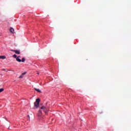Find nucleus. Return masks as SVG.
<instances>
[{
	"label": "nucleus",
	"mask_w": 131,
	"mask_h": 131,
	"mask_svg": "<svg viewBox=\"0 0 131 131\" xmlns=\"http://www.w3.org/2000/svg\"><path fill=\"white\" fill-rule=\"evenodd\" d=\"M40 109L43 112H45V114H47L48 111L50 110V106H49L48 103H47L45 105L41 107Z\"/></svg>",
	"instance_id": "obj_1"
},
{
	"label": "nucleus",
	"mask_w": 131,
	"mask_h": 131,
	"mask_svg": "<svg viewBox=\"0 0 131 131\" xmlns=\"http://www.w3.org/2000/svg\"><path fill=\"white\" fill-rule=\"evenodd\" d=\"M39 102H40V99L37 98L36 99V101L34 102V107L38 108L39 106Z\"/></svg>",
	"instance_id": "obj_2"
},
{
	"label": "nucleus",
	"mask_w": 131,
	"mask_h": 131,
	"mask_svg": "<svg viewBox=\"0 0 131 131\" xmlns=\"http://www.w3.org/2000/svg\"><path fill=\"white\" fill-rule=\"evenodd\" d=\"M12 52H14L15 53V54H17V55H20V50H11Z\"/></svg>",
	"instance_id": "obj_3"
},
{
	"label": "nucleus",
	"mask_w": 131,
	"mask_h": 131,
	"mask_svg": "<svg viewBox=\"0 0 131 131\" xmlns=\"http://www.w3.org/2000/svg\"><path fill=\"white\" fill-rule=\"evenodd\" d=\"M42 114V113H41V110H39L37 114L38 116H41Z\"/></svg>",
	"instance_id": "obj_4"
},
{
	"label": "nucleus",
	"mask_w": 131,
	"mask_h": 131,
	"mask_svg": "<svg viewBox=\"0 0 131 131\" xmlns=\"http://www.w3.org/2000/svg\"><path fill=\"white\" fill-rule=\"evenodd\" d=\"M10 31L11 33H13L14 31H15V30L13 28H11L10 29Z\"/></svg>",
	"instance_id": "obj_5"
},
{
	"label": "nucleus",
	"mask_w": 131,
	"mask_h": 131,
	"mask_svg": "<svg viewBox=\"0 0 131 131\" xmlns=\"http://www.w3.org/2000/svg\"><path fill=\"white\" fill-rule=\"evenodd\" d=\"M35 91H36L38 93H39L40 94L41 93V91L39 89H37L36 88H34Z\"/></svg>",
	"instance_id": "obj_6"
},
{
	"label": "nucleus",
	"mask_w": 131,
	"mask_h": 131,
	"mask_svg": "<svg viewBox=\"0 0 131 131\" xmlns=\"http://www.w3.org/2000/svg\"><path fill=\"white\" fill-rule=\"evenodd\" d=\"M0 59H2L3 60H4V59H6L5 56H0Z\"/></svg>",
	"instance_id": "obj_7"
},
{
	"label": "nucleus",
	"mask_w": 131,
	"mask_h": 131,
	"mask_svg": "<svg viewBox=\"0 0 131 131\" xmlns=\"http://www.w3.org/2000/svg\"><path fill=\"white\" fill-rule=\"evenodd\" d=\"M16 61H17V62H21V59L19 58V57H17L16 58Z\"/></svg>",
	"instance_id": "obj_8"
},
{
	"label": "nucleus",
	"mask_w": 131,
	"mask_h": 131,
	"mask_svg": "<svg viewBox=\"0 0 131 131\" xmlns=\"http://www.w3.org/2000/svg\"><path fill=\"white\" fill-rule=\"evenodd\" d=\"M21 62H25V58H23L21 60Z\"/></svg>",
	"instance_id": "obj_9"
},
{
	"label": "nucleus",
	"mask_w": 131,
	"mask_h": 131,
	"mask_svg": "<svg viewBox=\"0 0 131 131\" xmlns=\"http://www.w3.org/2000/svg\"><path fill=\"white\" fill-rule=\"evenodd\" d=\"M13 58H16V59H17V58L18 57H17V55L16 54L13 55Z\"/></svg>",
	"instance_id": "obj_10"
},
{
	"label": "nucleus",
	"mask_w": 131,
	"mask_h": 131,
	"mask_svg": "<svg viewBox=\"0 0 131 131\" xmlns=\"http://www.w3.org/2000/svg\"><path fill=\"white\" fill-rule=\"evenodd\" d=\"M4 89H0V93L4 92Z\"/></svg>",
	"instance_id": "obj_11"
},
{
	"label": "nucleus",
	"mask_w": 131,
	"mask_h": 131,
	"mask_svg": "<svg viewBox=\"0 0 131 131\" xmlns=\"http://www.w3.org/2000/svg\"><path fill=\"white\" fill-rule=\"evenodd\" d=\"M25 74H26V72H25V73H22L21 74V75H25Z\"/></svg>",
	"instance_id": "obj_12"
},
{
	"label": "nucleus",
	"mask_w": 131,
	"mask_h": 131,
	"mask_svg": "<svg viewBox=\"0 0 131 131\" xmlns=\"http://www.w3.org/2000/svg\"><path fill=\"white\" fill-rule=\"evenodd\" d=\"M19 78H23V76L21 75L19 76Z\"/></svg>",
	"instance_id": "obj_13"
},
{
	"label": "nucleus",
	"mask_w": 131,
	"mask_h": 131,
	"mask_svg": "<svg viewBox=\"0 0 131 131\" xmlns=\"http://www.w3.org/2000/svg\"><path fill=\"white\" fill-rule=\"evenodd\" d=\"M18 57H19V58L21 57L20 56H18Z\"/></svg>",
	"instance_id": "obj_14"
},
{
	"label": "nucleus",
	"mask_w": 131,
	"mask_h": 131,
	"mask_svg": "<svg viewBox=\"0 0 131 131\" xmlns=\"http://www.w3.org/2000/svg\"><path fill=\"white\" fill-rule=\"evenodd\" d=\"M37 74H39V73H38Z\"/></svg>",
	"instance_id": "obj_15"
},
{
	"label": "nucleus",
	"mask_w": 131,
	"mask_h": 131,
	"mask_svg": "<svg viewBox=\"0 0 131 131\" xmlns=\"http://www.w3.org/2000/svg\"><path fill=\"white\" fill-rule=\"evenodd\" d=\"M29 117V116H28Z\"/></svg>",
	"instance_id": "obj_16"
}]
</instances>
